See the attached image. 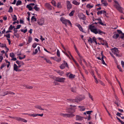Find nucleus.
<instances>
[{"instance_id": "f257e3e1", "label": "nucleus", "mask_w": 124, "mask_h": 124, "mask_svg": "<svg viewBox=\"0 0 124 124\" xmlns=\"http://www.w3.org/2000/svg\"><path fill=\"white\" fill-rule=\"evenodd\" d=\"M89 28L92 32L95 34L98 33L99 34L102 35L103 34H105L106 33L105 32L101 31L100 29H97L95 28V26L93 25V24L89 25Z\"/></svg>"}, {"instance_id": "f03ea898", "label": "nucleus", "mask_w": 124, "mask_h": 124, "mask_svg": "<svg viewBox=\"0 0 124 124\" xmlns=\"http://www.w3.org/2000/svg\"><path fill=\"white\" fill-rule=\"evenodd\" d=\"M60 20L66 26H67V23H68L71 26H72V24L69 20L66 19L63 17H61Z\"/></svg>"}, {"instance_id": "7ed1b4c3", "label": "nucleus", "mask_w": 124, "mask_h": 124, "mask_svg": "<svg viewBox=\"0 0 124 124\" xmlns=\"http://www.w3.org/2000/svg\"><path fill=\"white\" fill-rule=\"evenodd\" d=\"M111 50L112 52L116 55V56L119 57L120 56V55L119 54V51L117 48H114L111 49Z\"/></svg>"}, {"instance_id": "20e7f679", "label": "nucleus", "mask_w": 124, "mask_h": 124, "mask_svg": "<svg viewBox=\"0 0 124 124\" xmlns=\"http://www.w3.org/2000/svg\"><path fill=\"white\" fill-rule=\"evenodd\" d=\"M66 78H60L57 77L56 78L55 81L61 83H63L64 82Z\"/></svg>"}, {"instance_id": "39448f33", "label": "nucleus", "mask_w": 124, "mask_h": 124, "mask_svg": "<svg viewBox=\"0 0 124 124\" xmlns=\"http://www.w3.org/2000/svg\"><path fill=\"white\" fill-rule=\"evenodd\" d=\"M44 20L43 18H41L38 21L37 23L39 25L42 26L44 24Z\"/></svg>"}, {"instance_id": "423d86ee", "label": "nucleus", "mask_w": 124, "mask_h": 124, "mask_svg": "<svg viewBox=\"0 0 124 124\" xmlns=\"http://www.w3.org/2000/svg\"><path fill=\"white\" fill-rule=\"evenodd\" d=\"M82 100V99L78 96L74 100L69 99V100L70 101L74 102H78Z\"/></svg>"}, {"instance_id": "0eeeda50", "label": "nucleus", "mask_w": 124, "mask_h": 124, "mask_svg": "<svg viewBox=\"0 0 124 124\" xmlns=\"http://www.w3.org/2000/svg\"><path fill=\"white\" fill-rule=\"evenodd\" d=\"M67 63L65 61H64L63 63L60 66V68L61 69H62L65 68V67H68Z\"/></svg>"}, {"instance_id": "6e6552de", "label": "nucleus", "mask_w": 124, "mask_h": 124, "mask_svg": "<svg viewBox=\"0 0 124 124\" xmlns=\"http://www.w3.org/2000/svg\"><path fill=\"white\" fill-rule=\"evenodd\" d=\"M67 8L68 10H69L70 9L72 8V5L70 3V2L69 1H67Z\"/></svg>"}, {"instance_id": "1a4fd4ad", "label": "nucleus", "mask_w": 124, "mask_h": 124, "mask_svg": "<svg viewBox=\"0 0 124 124\" xmlns=\"http://www.w3.org/2000/svg\"><path fill=\"white\" fill-rule=\"evenodd\" d=\"M78 16L79 18L82 19L83 20H85L86 19V17L82 13H80L78 15Z\"/></svg>"}, {"instance_id": "9d476101", "label": "nucleus", "mask_w": 124, "mask_h": 124, "mask_svg": "<svg viewBox=\"0 0 124 124\" xmlns=\"http://www.w3.org/2000/svg\"><path fill=\"white\" fill-rule=\"evenodd\" d=\"M18 67L17 65L16 64H14L13 68L14 70L16 71H20L22 70H20L18 68Z\"/></svg>"}, {"instance_id": "9b49d317", "label": "nucleus", "mask_w": 124, "mask_h": 124, "mask_svg": "<svg viewBox=\"0 0 124 124\" xmlns=\"http://www.w3.org/2000/svg\"><path fill=\"white\" fill-rule=\"evenodd\" d=\"M75 116V115L73 114H64V117H71Z\"/></svg>"}, {"instance_id": "f8f14e48", "label": "nucleus", "mask_w": 124, "mask_h": 124, "mask_svg": "<svg viewBox=\"0 0 124 124\" xmlns=\"http://www.w3.org/2000/svg\"><path fill=\"white\" fill-rule=\"evenodd\" d=\"M114 6L120 12L122 13V10L121 8L119 6V5H114Z\"/></svg>"}, {"instance_id": "ddd939ff", "label": "nucleus", "mask_w": 124, "mask_h": 124, "mask_svg": "<svg viewBox=\"0 0 124 124\" xmlns=\"http://www.w3.org/2000/svg\"><path fill=\"white\" fill-rule=\"evenodd\" d=\"M70 106L71 107L70 108H68L67 109V112L68 113H70L71 112V110H72V109H73V107H76V106H73L71 105H70Z\"/></svg>"}, {"instance_id": "4468645a", "label": "nucleus", "mask_w": 124, "mask_h": 124, "mask_svg": "<svg viewBox=\"0 0 124 124\" xmlns=\"http://www.w3.org/2000/svg\"><path fill=\"white\" fill-rule=\"evenodd\" d=\"M75 25L78 28L79 30L80 31L83 32V29L80 24L79 23H76L75 24Z\"/></svg>"}, {"instance_id": "2eb2a0df", "label": "nucleus", "mask_w": 124, "mask_h": 124, "mask_svg": "<svg viewBox=\"0 0 124 124\" xmlns=\"http://www.w3.org/2000/svg\"><path fill=\"white\" fill-rule=\"evenodd\" d=\"M83 117L78 115L76 116V120H77L81 121L82 120Z\"/></svg>"}, {"instance_id": "dca6fc26", "label": "nucleus", "mask_w": 124, "mask_h": 124, "mask_svg": "<svg viewBox=\"0 0 124 124\" xmlns=\"http://www.w3.org/2000/svg\"><path fill=\"white\" fill-rule=\"evenodd\" d=\"M101 2L105 6H107L108 5L106 0H101Z\"/></svg>"}, {"instance_id": "f3484780", "label": "nucleus", "mask_w": 124, "mask_h": 124, "mask_svg": "<svg viewBox=\"0 0 124 124\" xmlns=\"http://www.w3.org/2000/svg\"><path fill=\"white\" fill-rule=\"evenodd\" d=\"M0 47L2 48L5 47V48H8L5 44L2 43H0Z\"/></svg>"}, {"instance_id": "a211bd4d", "label": "nucleus", "mask_w": 124, "mask_h": 124, "mask_svg": "<svg viewBox=\"0 0 124 124\" xmlns=\"http://www.w3.org/2000/svg\"><path fill=\"white\" fill-rule=\"evenodd\" d=\"M72 3L73 4L76 5H78L80 4V2H78L77 1L75 0H74L72 1Z\"/></svg>"}, {"instance_id": "6ab92c4d", "label": "nucleus", "mask_w": 124, "mask_h": 124, "mask_svg": "<svg viewBox=\"0 0 124 124\" xmlns=\"http://www.w3.org/2000/svg\"><path fill=\"white\" fill-rule=\"evenodd\" d=\"M45 6L47 8H49L50 9H52L51 6L49 3H46L45 4Z\"/></svg>"}, {"instance_id": "aec40b11", "label": "nucleus", "mask_w": 124, "mask_h": 124, "mask_svg": "<svg viewBox=\"0 0 124 124\" xmlns=\"http://www.w3.org/2000/svg\"><path fill=\"white\" fill-rule=\"evenodd\" d=\"M35 107L36 108L39 109L40 110H44V109L42 108L39 105H36L35 106Z\"/></svg>"}, {"instance_id": "412c9836", "label": "nucleus", "mask_w": 124, "mask_h": 124, "mask_svg": "<svg viewBox=\"0 0 124 124\" xmlns=\"http://www.w3.org/2000/svg\"><path fill=\"white\" fill-rule=\"evenodd\" d=\"M51 58L53 59L54 60H56L57 62H60L61 61V59H57V57H51Z\"/></svg>"}, {"instance_id": "4be33fe9", "label": "nucleus", "mask_w": 124, "mask_h": 124, "mask_svg": "<svg viewBox=\"0 0 124 124\" xmlns=\"http://www.w3.org/2000/svg\"><path fill=\"white\" fill-rule=\"evenodd\" d=\"M96 20H98L99 22H98L99 24L102 25H104V23L102 22V21L101 20V19H97Z\"/></svg>"}, {"instance_id": "5701e85b", "label": "nucleus", "mask_w": 124, "mask_h": 124, "mask_svg": "<svg viewBox=\"0 0 124 124\" xmlns=\"http://www.w3.org/2000/svg\"><path fill=\"white\" fill-rule=\"evenodd\" d=\"M119 36V35L117 33L114 34L113 36V38L115 39H116L118 38Z\"/></svg>"}, {"instance_id": "b1692460", "label": "nucleus", "mask_w": 124, "mask_h": 124, "mask_svg": "<svg viewBox=\"0 0 124 124\" xmlns=\"http://www.w3.org/2000/svg\"><path fill=\"white\" fill-rule=\"evenodd\" d=\"M72 58V60L73 61V62H74L75 64L76 65V66L77 67H79V65L78 64L77 62L75 60V59L73 58V57L72 56V57H71Z\"/></svg>"}, {"instance_id": "393cba45", "label": "nucleus", "mask_w": 124, "mask_h": 124, "mask_svg": "<svg viewBox=\"0 0 124 124\" xmlns=\"http://www.w3.org/2000/svg\"><path fill=\"white\" fill-rule=\"evenodd\" d=\"M78 107L80 108V110L81 111H84L85 109V108L83 106H79Z\"/></svg>"}, {"instance_id": "a878e982", "label": "nucleus", "mask_w": 124, "mask_h": 124, "mask_svg": "<svg viewBox=\"0 0 124 124\" xmlns=\"http://www.w3.org/2000/svg\"><path fill=\"white\" fill-rule=\"evenodd\" d=\"M37 6V5H36L33 8L35 9V10L37 11H38L39 10V8Z\"/></svg>"}, {"instance_id": "bb28decb", "label": "nucleus", "mask_w": 124, "mask_h": 124, "mask_svg": "<svg viewBox=\"0 0 124 124\" xmlns=\"http://www.w3.org/2000/svg\"><path fill=\"white\" fill-rule=\"evenodd\" d=\"M57 73L59 74V75L62 76L64 73V72L63 71H61L59 70L57 71Z\"/></svg>"}, {"instance_id": "cd10ccee", "label": "nucleus", "mask_w": 124, "mask_h": 124, "mask_svg": "<svg viewBox=\"0 0 124 124\" xmlns=\"http://www.w3.org/2000/svg\"><path fill=\"white\" fill-rule=\"evenodd\" d=\"M75 12V10H72V11L69 14V15L70 16H73V14Z\"/></svg>"}, {"instance_id": "c85d7f7f", "label": "nucleus", "mask_w": 124, "mask_h": 124, "mask_svg": "<svg viewBox=\"0 0 124 124\" xmlns=\"http://www.w3.org/2000/svg\"><path fill=\"white\" fill-rule=\"evenodd\" d=\"M75 76V75H73L72 74H70L69 76V77L70 78H74Z\"/></svg>"}, {"instance_id": "c756f323", "label": "nucleus", "mask_w": 124, "mask_h": 124, "mask_svg": "<svg viewBox=\"0 0 124 124\" xmlns=\"http://www.w3.org/2000/svg\"><path fill=\"white\" fill-rule=\"evenodd\" d=\"M12 17V20L13 21H15L17 19V18L16 17V16L14 15Z\"/></svg>"}, {"instance_id": "7c9ffc66", "label": "nucleus", "mask_w": 124, "mask_h": 124, "mask_svg": "<svg viewBox=\"0 0 124 124\" xmlns=\"http://www.w3.org/2000/svg\"><path fill=\"white\" fill-rule=\"evenodd\" d=\"M93 7V5H90L89 4H87L86 5L87 7L90 9L92 8Z\"/></svg>"}, {"instance_id": "2f4dec72", "label": "nucleus", "mask_w": 124, "mask_h": 124, "mask_svg": "<svg viewBox=\"0 0 124 124\" xmlns=\"http://www.w3.org/2000/svg\"><path fill=\"white\" fill-rule=\"evenodd\" d=\"M26 7L28 8L29 10L30 11L32 9V8L29 5H27Z\"/></svg>"}, {"instance_id": "473e14b6", "label": "nucleus", "mask_w": 124, "mask_h": 124, "mask_svg": "<svg viewBox=\"0 0 124 124\" xmlns=\"http://www.w3.org/2000/svg\"><path fill=\"white\" fill-rule=\"evenodd\" d=\"M88 40L89 43L92 44V42H93L92 39L90 37L89 38Z\"/></svg>"}, {"instance_id": "72a5a7b5", "label": "nucleus", "mask_w": 124, "mask_h": 124, "mask_svg": "<svg viewBox=\"0 0 124 124\" xmlns=\"http://www.w3.org/2000/svg\"><path fill=\"white\" fill-rule=\"evenodd\" d=\"M32 38L31 36H29L28 37V42L29 43H30L32 41Z\"/></svg>"}, {"instance_id": "f704fd0d", "label": "nucleus", "mask_w": 124, "mask_h": 124, "mask_svg": "<svg viewBox=\"0 0 124 124\" xmlns=\"http://www.w3.org/2000/svg\"><path fill=\"white\" fill-rule=\"evenodd\" d=\"M25 86L26 88H27V89H31L33 88V86H29L28 85H26Z\"/></svg>"}, {"instance_id": "c9c22d12", "label": "nucleus", "mask_w": 124, "mask_h": 124, "mask_svg": "<svg viewBox=\"0 0 124 124\" xmlns=\"http://www.w3.org/2000/svg\"><path fill=\"white\" fill-rule=\"evenodd\" d=\"M22 3V1L20 0L18 1L16 4V6H18L21 4Z\"/></svg>"}, {"instance_id": "e433bc0d", "label": "nucleus", "mask_w": 124, "mask_h": 124, "mask_svg": "<svg viewBox=\"0 0 124 124\" xmlns=\"http://www.w3.org/2000/svg\"><path fill=\"white\" fill-rule=\"evenodd\" d=\"M13 11V9L12 7V6H10V7L9 8V9L8 12L9 13H12V12Z\"/></svg>"}, {"instance_id": "4c0bfd02", "label": "nucleus", "mask_w": 124, "mask_h": 124, "mask_svg": "<svg viewBox=\"0 0 124 124\" xmlns=\"http://www.w3.org/2000/svg\"><path fill=\"white\" fill-rule=\"evenodd\" d=\"M44 60H46V62L47 63L50 64H51L52 63L51 61L49 60L46 59V58H44Z\"/></svg>"}, {"instance_id": "58836bf2", "label": "nucleus", "mask_w": 124, "mask_h": 124, "mask_svg": "<svg viewBox=\"0 0 124 124\" xmlns=\"http://www.w3.org/2000/svg\"><path fill=\"white\" fill-rule=\"evenodd\" d=\"M31 20L32 21H37V19L35 18L34 17V16H33L31 19Z\"/></svg>"}, {"instance_id": "ea45409f", "label": "nucleus", "mask_w": 124, "mask_h": 124, "mask_svg": "<svg viewBox=\"0 0 124 124\" xmlns=\"http://www.w3.org/2000/svg\"><path fill=\"white\" fill-rule=\"evenodd\" d=\"M10 56L11 57H14L15 56L14 54L13 53H11L9 54Z\"/></svg>"}, {"instance_id": "a19ab883", "label": "nucleus", "mask_w": 124, "mask_h": 124, "mask_svg": "<svg viewBox=\"0 0 124 124\" xmlns=\"http://www.w3.org/2000/svg\"><path fill=\"white\" fill-rule=\"evenodd\" d=\"M16 62L17 63L18 65V68H20L21 66V65L20 62V61H17Z\"/></svg>"}, {"instance_id": "79ce46f5", "label": "nucleus", "mask_w": 124, "mask_h": 124, "mask_svg": "<svg viewBox=\"0 0 124 124\" xmlns=\"http://www.w3.org/2000/svg\"><path fill=\"white\" fill-rule=\"evenodd\" d=\"M15 94L13 92H7V93L5 95H7L8 94Z\"/></svg>"}, {"instance_id": "37998d69", "label": "nucleus", "mask_w": 124, "mask_h": 124, "mask_svg": "<svg viewBox=\"0 0 124 124\" xmlns=\"http://www.w3.org/2000/svg\"><path fill=\"white\" fill-rule=\"evenodd\" d=\"M71 90V91L73 92H75L76 91V88L75 87H72Z\"/></svg>"}, {"instance_id": "c03bdc74", "label": "nucleus", "mask_w": 124, "mask_h": 124, "mask_svg": "<svg viewBox=\"0 0 124 124\" xmlns=\"http://www.w3.org/2000/svg\"><path fill=\"white\" fill-rule=\"evenodd\" d=\"M38 52V50L37 49H36L35 50V52H34L32 54L33 55H34L36 54Z\"/></svg>"}, {"instance_id": "a18cd8bd", "label": "nucleus", "mask_w": 124, "mask_h": 124, "mask_svg": "<svg viewBox=\"0 0 124 124\" xmlns=\"http://www.w3.org/2000/svg\"><path fill=\"white\" fill-rule=\"evenodd\" d=\"M30 116H32L33 117L37 116H38V114H32L29 115Z\"/></svg>"}, {"instance_id": "49530a36", "label": "nucleus", "mask_w": 124, "mask_h": 124, "mask_svg": "<svg viewBox=\"0 0 124 124\" xmlns=\"http://www.w3.org/2000/svg\"><path fill=\"white\" fill-rule=\"evenodd\" d=\"M57 8H62V6L61 5V3H58L57 4Z\"/></svg>"}, {"instance_id": "de8ad7c7", "label": "nucleus", "mask_w": 124, "mask_h": 124, "mask_svg": "<svg viewBox=\"0 0 124 124\" xmlns=\"http://www.w3.org/2000/svg\"><path fill=\"white\" fill-rule=\"evenodd\" d=\"M57 55L59 57L60 56V52L59 50L58 49L57 50Z\"/></svg>"}, {"instance_id": "09e8293b", "label": "nucleus", "mask_w": 124, "mask_h": 124, "mask_svg": "<svg viewBox=\"0 0 124 124\" xmlns=\"http://www.w3.org/2000/svg\"><path fill=\"white\" fill-rule=\"evenodd\" d=\"M20 31L21 32H23L24 33H25L27 31V29L24 30L23 29H21Z\"/></svg>"}, {"instance_id": "8fccbe9b", "label": "nucleus", "mask_w": 124, "mask_h": 124, "mask_svg": "<svg viewBox=\"0 0 124 124\" xmlns=\"http://www.w3.org/2000/svg\"><path fill=\"white\" fill-rule=\"evenodd\" d=\"M103 11L102 10L100 11H99L97 12V14L98 15H99L100 14H101L103 13Z\"/></svg>"}, {"instance_id": "3c124183", "label": "nucleus", "mask_w": 124, "mask_h": 124, "mask_svg": "<svg viewBox=\"0 0 124 124\" xmlns=\"http://www.w3.org/2000/svg\"><path fill=\"white\" fill-rule=\"evenodd\" d=\"M22 119V118L20 117H16V119L19 121H21Z\"/></svg>"}, {"instance_id": "603ef678", "label": "nucleus", "mask_w": 124, "mask_h": 124, "mask_svg": "<svg viewBox=\"0 0 124 124\" xmlns=\"http://www.w3.org/2000/svg\"><path fill=\"white\" fill-rule=\"evenodd\" d=\"M37 45V43H34L33 44L32 46L34 48H35L36 47Z\"/></svg>"}, {"instance_id": "864d4df0", "label": "nucleus", "mask_w": 124, "mask_h": 124, "mask_svg": "<svg viewBox=\"0 0 124 124\" xmlns=\"http://www.w3.org/2000/svg\"><path fill=\"white\" fill-rule=\"evenodd\" d=\"M25 57H26V56L25 55H24L23 56V57H22L20 56H19V59L20 60H22V59H24L25 58Z\"/></svg>"}, {"instance_id": "5fc2aeb1", "label": "nucleus", "mask_w": 124, "mask_h": 124, "mask_svg": "<svg viewBox=\"0 0 124 124\" xmlns=\"http://www.w3.org/2000/svg\"><path fill=\"white\" fill-rule=\"evenodd\" d=\"M117 68L120 71H122V70L121 68V67L119 65H117Z\"/></svg>"}, {"instance_id": "6e6d98bb", "label": "nucleus", "mask_w": 124, "mask_h": 124, "mask_svg": "<svg viewBox=\"0 0 124 124\" xmlns=\"http://www.w3.org/2000/svg\"><path fill=\"white\" fill-rule=\"evenodd\" d=\"M74 47L76 52L78 53V54L80 56L79 54L78 53V50H77V48L75 45H74Z\"/></svg>"}, {"instance_id": "4d7b16f0", "label": "nucleus", "mask_w": 124, "mask_h": 124, "mask_svg": "<svg viewBox=\"0 0 124 124\" xmlns=\"http://www.w3.org/2000/svg\"><path fill=\"white\" fill-rule=\"evenodd\" d=\"M92 111H86V113L88 114V115H90L91 114V112H92Z\"/></svg>"}, {"instance_id": "13d9d810", "label": "nucleus", "mask_w": 124, "mask_h": 124, "mask_svg": "<svg viewBox=\"0 0 124 124\" xmlns=\"http://www.w3.org/2000/svg\"><path fill=\"white\" fill-rule=\"evenodd\" d=\"M14 35L15 36L18 38H19V35L18 34H14Z\"/></svg>"}, {"instance_id": "bf43d9fd", "label": "nucleus", "mask_w": 124, "mask_h": 124, "mask_svg": "<svg viewBox=\"0 0 124 124\" xmlns=\"http://www.w3.org/2000/svg\"><path fill=\"white\" fill-rule=\"evenodd\" d=\"M6 65L5 64H2L0 68L1 69H2Z\"/></svg>"}, {"instance_id": "052dcab7", "label": "nucleus", "mask_w": 124, "mask_h": 124, "mask_svg": "<svg viewBox=\"0 0 124 124\" xmlns=\"http://www.w3.org/2000/svg\"><path fill=\"white\" fill-rule=\"evenodd\" d=\"M101 62H102V63L103 64H104V65H106V63H105V62H104V60H103V59H101Z\"/></svg>"}, {"instance_id": "680f3d73", "label": "nucleus", "mask_w": 124, "mask_h": 124, "mask_svg": "<svg viewBox=\"0 0 124 124\" xmlns=\"http://www.w3.org/2000/svg\"><path fill=\"white\" fill-rule=\"evenodd\" d=\"M21 26V25H17L16 26V30L19 29Z\"/></svg>"}, {"instance_id": "e2e57ef3", "label": "nucleus", "mask_w": 124, "mask_h": 124, "mask_svg": "<svg viewBox=\"0 0 124 124\" xmlns=\"http://www.w3.org/2000/svg\"><path fill=\"white\" fill-rule=\"evenodd\" d=\"M89 98H91L92 101H93V99L92 97V96L89 93Z\"/></svg>"}, {"instance_id": "0e129e2a", "label": "nucleus", "mask_w": 124, "mask_h": 124, "mask_svg": "<svg viewBox=\"0 0 124 124\" xmlns=\"http://www.w3.org/2000/svg\"><path fill=\"white\" fill-rule=\"evenodd\" d=\"M13 29L12 26V25H11L8 28V30H12Z\"/></svg>"}, {"instance_id": "69168bd1", "label": "nucleus", "mask_w": 124, "mask_h": 124, "mask_svg": "<svg viewBox=\"0 0 124 124\" xmlns=\"http://www.w3.org/2000/svg\"><path fill=\"white\" fill-rule=\"evenodd\" d=\"M121 37L120 38L121 39H123L124 37V33H122L121 35Z\"/></svg>"}, {"instance_id": "338daca9", "label": "nucleus", "mask_w": 124, "mask_h": 124, "mask_svg": "<svg viewBox=\"0 0 124 124\" xmlns=\"http://www.w3.org/2000/svg\"><path fill=\"white\" fill-rule=\"evenodd\" d=\"M5 36L7 38H10V34H8L6 35H5Z\"/></svg>"}, {"instance_id": "774afa93", "label": "nucleus", "mask_w": 124, "mask_h": 124, "mask_svg": "<svg viewBox=\"0 0 124 124\" xmlns=\"http://www.w3.org/2000/svg\"><path fill=\"white\" fill-rule=\"evenodd\" d=\"M121 64L122 67H124V62L122 61L121 62Z\"/></svg>"}]
</instances>
